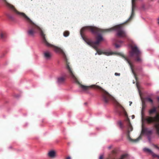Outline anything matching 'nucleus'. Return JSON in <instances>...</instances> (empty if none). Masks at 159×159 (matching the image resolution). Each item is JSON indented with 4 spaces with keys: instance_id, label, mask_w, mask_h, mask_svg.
Wrapping results in <instances>:
<instances>
[{
    "instance_id": "f257e3e1",
    "label": "nucleus",
    "mask_w": 159,
    "mask_h": 159,
    "mask_svg": "<svg viewBox=\"0 0 159 159\" xmlns=\"http://www.w3.org/2000/svg\"><path fill=\"white\" fill-rule=\"evenodd\" d=\"M0 2L12 11L15 12L16 14L24 17L26 19L29 24L28 30L27 32V34L28 36L32 37H34L35 34L37 32H39L40 36L42 38L43 42L47 46L51 47L56 52L61 54L64 60L66 61V67L68 71L70 77L74 82L78 83L79 82L76 77L74 75L71 68L69 66L67 61L66 55L63 50L59 47L48 43L45 38V34H44L41 28L33 22L24 13L20 12L17 11L14 6L8 2L6 0H0Z\"/></svg>"
},
{
    "instance_id": "f03ea898",
    "label": "nucleus",
    "mask_w": 159,
    "mask_h": 159,
    "mask_svg": "<svg viewBox=\"0 0 159 159\" xmlns=\"http://www.w3.org/2000/svg\"><path fill=\"white\" fill-rule=\"evenodd\" d=\"M116 31L117 32V36L120 38L127 37L126 31L120 26V25H116L113 27L105 30L101 29L93 26H86L82 28L80 31V34L84 41L89 45L97 51L95 53V55L97 54L100 55L103 54L104 51L98 49V47L101 41L103 40V39L102 35L99 34L96 38V41H93L89 40L86 38L84 36V34L85 32L90 31L93 34H97L98 32L103 33L104 32H110Z\"/></svg>"
},
{
    "instance_id": "7ed1b4c3",
    "label": "nucleus",
    "mask_w": 159,
    "mask_h": 159,
    "mask_svg": "<svg viewBox=\"0 0 159 159\" xmlns=\"http://www.w3.org/2000/svg\"><path fill=\"white\" fill-rule=\"evenodd\" d=\"M102 96L103 100L104 102L107 103L110 100L113 101L115 103L116 106L120 107L121 109V111H118V114L119 115H121L122 112L124 115L125 116V118L124 121V124L125 125V128L126 131L125 132V134L126 135L128 139L133 142L137 143L141 138L140 135L137 139H135L133 140L129 137V133L132 131L133 129V128L130 122L129 119L128 117V115L125 111V109L121 106L117 101L111 95H110L107 92L105 91H103L102 93Z\"/></svg>"
},
{
    "instance_id": "20e7f679",
    "label": "nucleus",
    "mask_w": 159,
    "mask_h": 159,
    "mask_svg": "<svg viewBox=\"0 0 159 159\" xmlns=\"http://www.w3.org/2000/svg\"><path fill=\"white\" fill-rule=\"evenodd\" d=\"M131 51L129 52V57H125L124 55H122L123 57L125 58V60L126 61L129 65L132 71L134 74V75L136 80L135 74L134 72L133 68V64L132 62L129 59V57L135 56L137 57V58L136 59V60L138 62H141L142 60L139 57V55L141 53L140 51L139 50L136 45L134 46H131Z\"/></svg>"
},
{
    "instance_id": "39448f33",
    "label": "nucleus",
    "mask_w": 159,
    "mask_h": 159,
    "mask_svg": "<svg viewBox=\"0 0 159 159\" xmlns=\"http://www.w3.org/2000/svg\"><path fill=\"white\" fill-rule=\"evenodd\" d=\"M148 123L155 122L154 126L156 130L157 134L159 136V116L156 115L154 118L148 116L144 119Z\"/></svg>"
},
{
    "instance_id": "423d86ee",
    "label": "nucleus",
    "mask_w": 159,
    "mask_h": 159,
    "mask_svg": "<svg viewBox=\"0 0 159 159\" xmlns=\"http://www.w3.org/2000/svg\"><path fill=\"white\" fill-rule=\"evenodd\" d=\"M153 131L152 129H149L147 128L144 127L143 124L142 125V134H145L147 137L149 142H151V140L152 138Z\"/></svg>"
},
{
    "instance_id": "0eeeda50",
    "label": "nucleus",
    "mask_w": 159,
    "mask_h": 159,
    "mask_svg": "<svg viewBox=\"0 0 159 159\" xmlns=\"http://www.w3.org/2000/svg\"><path fill=\"white\" fill-rule=\"evenodd\" d=\"M95 86V85H91L90 86H86L82 84H80V87L82 91H85L88 90L89 88L93 87Z\"/></svg>"
},
{
    "instance_id": "6e6552de",
    "label": "nucleus",
    "mask_w": 159,
    "mask_h": 159,
    "mask_svg": "<svg viewBox=\"0 0 159 159\" xmlns=\"http://www.w3.org/2000/svg\"><path fill=\"white\" fill-rule=\"evenodd\" d=\"M65 77L63 76H60L57 78V83L58 84H63L65 82Z\"/></svg>"
},
{
    "instance_id": "1a4fd4ad",
    "label": "nucleus",
    "mask_w": 159,
    "mask_h": 159,
    "mask_svg": "<svg viewBox=\"0 0 159 159\" xmlns=\"http://www.w3.org/2000/svg\"><path fill=\"white\" fill-rule=\"evenodd\" d=\"M44 57L47 60L49 59L52 56L51 53L48 51H46L44 52Z\"/></svg>"
},
{
    "instance_id": "9d476101",
    "label": "nucleus",
    "mask_w": 159,
    "mask_h": 159,
    "mask_svg": "<svg viewBox=\"0 0 159 159\" xmlns=\"http://www.w3.org/2000/svg\"><path fill=\"white\" fill-rule=\"evenodd\" d=\"M141 100L142 102V112H141V114H142V121H143V111L144 110L145 108V101L144 100L145 99L143 98H142V97H141Z\"/></svg>"
},
{
    "instance_id": "9b49d317",
    "label": "nucleus",
    "mask_w": 159,
    "mask_h": 159,
    "mask_svg": "<svg viewBox=\"0 0 159 159\" xmlns=\"http://www.w3.org/2000/svg\"><path fill=\"white\" fill-rule=\"evenodd\" d=\"M143 150L144 152L148 153L151 154L152 156H156L155 154L151 150L148 148H145L143 149Z\"/></svg>"
},
{
    "instance_id": "f8f14e48",
    "label": "nucleus",
    "mask_w": 159,
    "mask_h": 159,
    "mask_svg": "<svg viewBox=\"0 0 159 159\" xmlns=\"http://www.w3.org/2000/svg\"><path fill=\"white\" fill-rule=\"evenodd\" d=\"M6 37V34L5 32H0V39H1L3 40H4Z\"/></svg>"
},
{
    "instance_id": "ddd939ff",
    "label": "nucleus",
    "mask_w": 159,
    "mask_h": 159,
    "mask_svg": "<svg viewBox=\"0 0 159 159\" xmlns=\"http://www.w3.org/2000/svg\"><path fill=\"white\" fill-rule=\"evenodd\" d=\"M56 155L55 152L53 150L50 151L48 153V155L51 158H54Z\"/></svg>"
},
{
    "instance_id": "4468645a",
    "label": "nucleus",
    "mask_w": 159,
    "mask_h": 159,
    "mask_svg": "<svg viewBox=\"0 0 159 159\" xmlns=\"http://www.w3.org/2000/svg\"><path fill=\"white\" fill-rule=\"evenodd\" d=\"M114 54V53L109 50L104 51V52H103V54L107 56L111 55L112 54Z\"/></svg>"
},
{
    "instance_id": "2eb2a0df",
    "label": "nucleus",
    "mask_w": 159,
    "mask_h": 159,
    "mask_svg": "<svg viewBox=\"0 0 159 159\" xmlns=\"http://www.w3.org/2000/svg\"><path fill=\"white\" fill-rule=\"evenodd\" d=\"M156 109V108L155 107L153 109L150 110L149 111V114H151L153 113L156 112L157 111Z\"/></svg>"
},
{
    "instance_id": "dca6fc26",
    "label": "nucleus",
    "mask_w": 159,
    "mask_h": 159,
    "mask_svg": "<svg viewBox=\"0 0 159 159\" xmlns=\"http://www.w3.org/2000/svg\"><path fill=\"white\" fill-rule=\"evenodd\" d=\"M7 16L8 17V18L12 20L13 21L14 20V17L13 16L8 14L7 15Z\"/></svg>"
},
{
    "instance_id": "f3484780",
    "label": "nucleus",
    "mask_w": 159,
    "mask_h": 159,
    "mask_svg": "<svg viewBox=\"0 0 159 159\" xmlns=\"http://www.w3.org/2000/svg\"><path fill=\"white\" fill-rule=\"evenodd\" d=\"M128 154H125L122 155L119 159H125L127 157Z\"/></svg>"
},
{
    "instance_id": "a211bd4d",
    "label": "nucleus",
    "mask_w": 159,
    "mask_h": 159,
    "mask_svg": "<svg viewBox=\"0 0 159 159\" xmlns=\"http://www.w3.org/2000/svg\"><path fill=\"white\" fill-rule=\"evenodd\" d=\"M69 34V32L68 31H66L64 32L63 35L65 37H67Z\"/></svg>"
},
{
    "instance_id": "6ab92c4d",
    "label": "nucleus",
    "mask_w": 159,
    "mask_h": 159,
    "mask_svg": "<svg viewBox=\"0 0 159 159\" xmlns=\"http://www.w3.org/2000/svg\"><path fill=\"white\" fill-rule=\"evenodd\" d=\"M146 99L148 101L151 102L152 104H153V100H152L149 97H147L146 98Z\"/></svg>"
},
{
    "instance_id": "aec40b11",
    "label": "nucleus",
    "mask_w": 159,
    "mask_h": 159,
    "mask_svg": "<svg viewBox=\"0 0 159 159\" xmlns=\"http://www.w3.org/2000/svg\"><path fill=\"white\" fill-rule=\"evenodd\" d=\"M119 124L120 125V127L121 129H122L123 128V125L122 123V122L121 121H120L118 122Z\"/></svg>"
},
{
    "instance_id": "412c9836",
    "label": "nucleus",
    "mask_w": 159,
    "mask_h": 159,
    "mask_svg": "<svg viewBox=\"0 0 159 159\" xmlns=\"http://www.w3.org/2000/svg\"><path fill=\"white\" fill-rule=\"evenodd\" d=\"M115 46L116 48H118L121 46V45L119 44H116L115 45Z\"/></svg>"
},
{
    "instance_id": "4be33fe9",
    "label": "nucleus",
    "mask_w": 159,
    "mask_h": 159,
    "mask_svg": "<svg viewBox=\"0 0 159 159\" xmlns=\"http://www.w3.org/2000/svg\"><path fill=\"white\" fill-rule=\"evenodd\" d=\"M136 86H137V89L139 90V94L140 95V96H141V93H140V92H139V87H138V83H136Z\"/></svg>"
},
{
    "instance_id": "5701e85b",
    "label": "nucleus",
    "mask_w": 159,
    "mask_h": 159,
    "mask_svg": "<svg viewBox=\"0 0 159 159\" xmlns=\"http://www.w3.org/2000/svg\"><path fill=\"white\" fill-rule=\"evenodd\" d=\"M115 75L116 76H119L120 75V74L117 73H115Z\"/></svg>"
},
{
    "instance_id": "b1692460",
    "label": "nucleus",
    "mask_w": 159,
    "mask_h": 159,
    "mask_svg": "<svg viewBox=\"0 0 159 159\" xmlns=\"http://www.w3.org/2000/svg\"><path fill=\"white\" fill-rule=\"evenodd\" d=\"M117 42L120 44H121V43H123V41H122L120 40V41H118Z\"/></svg>"
},
{
    "instance_id": "393cba45",
    "label": "nucleus",
    "mask_w": 159,
    "mask_h": 159,
    "mask_svg": "<svg viewBox=\"0 0 159 159\" xmlns=\"http://www.w3.org/2000/svg\"><path fill=\"white\" fill-rule=\"evenodd\" d=\"M103 158V157L102 155H101L99 157V159H102Z\"/></svg>"
},
{
    "instance_id": "a878e982",
    "label": "nucleus",
    "mask_w": 159,
    "mask_h": 159,
    "mask_svg": "<svg viewBox=\"0 0 159 159\" xmlns=\"http://www.w3.org/2000/svg\"><path fill=\"white\" fill-rule=\"evenodd\" d=\"M154 146L155 148H157V149H159V148L156 145H154Z\"/></svg>"
},
{
    "instance_id": "bb28decb",
    "label": "nucleus",
    "mask_w": 159,
    "mask_h": 159,
    "mask_svg": "<svg viewBox=\"0 0 159 159\" xmlns=\"http://www.w3.org/2000/svg\"><path fill=\"white\" fill-rule=\"evenodd\" d=\"M135 116L134 115H133L131 116V118L132 119H134V118Z\"/></svg>"
},
{
    "instance_id": "cd10ccee",
    "label": "nucleus",
    "mask_w": 159,
    "mask_h": 159,
    "mask_svg": "<svg viewBox=\"0 0 159 159\" xmlns=\"http://www.w3.org/2000/svg\"><path fill=\"white\" fill-rule=\"evenodd\" d=\"M155 155H156V156H153V157H157V158H159V156L157 155H156V154H155Z\"/></svg>"
},
{
    "instance_id": "c85d7f7f",
    "label": "nucleus",
    "mask_w": 159,
    "mask_h": 159,
    "mask_svg": "<svg viewBox=\"0 0 159 159\" xmlns=\"http://www.w3.org/2000/svg\"><path fill=\"white\" fill-rule=\"evenodd\" d=\"M66 159H71V157L69 156Z\"/></svg>"
},
{
    "instance_id": "c756f323",
    "label": "nucleus",
    "mask_w": 159,
    "mask_h": 159,
    "mask_svg": "<svg viewBox=\"0 0 159 159\" xmlns=\"http://www.w3.org/2000/svg\"><path fill=\"white\" fill-rule=\"evenodd\" d=\"M111 147L112 146L111 145H110L108 147V148H109V149H110L111 148Z\"/></svg>"
},
{
    "instance_id": "7c9ffc66",
    "label": "nucleus",
    "mask_w": 159,
    "mask_h": 159,
    "mask_svg": "<svg viewBox=\"0 0 159 159\" xmlns=\"http://www.w3.org/2000/svg\"><path fill=\"white\" fill-rule=\"evenodd\" d=\"M129 102V106H130L131 105V104H132V102L131 101H130Z\"/></svg>"
},
{
    "instance_id": "2f4dec72",
    "label": "nucleus",
    "mask_w": 159,
    "mask_h": 159,
    "mask_svg": "<svg viewBox=\"0 0 159 159\" xmlns=\"http://www.w3.org/2000/svg\"><path fill=\"white\" fill-rule=\"evenodd\" d=\"M157 23L159 24V18L157 19Z\"/></svg>"
},
{
    "instance_id": "473e14b6",
    "label": "nucleus",
    "mask_w": 159,
    "mask_h": 159,
    "mask_svg": "<svg viewBox=\"0 0 159 159\" xmlns=\"http://www.w3.org/2000/svg\"><path fill=\"white\" fill-rule=\"evenodd\" d=\"M157 100L158 101H159V97H157Z\"/></svg>"
}]
</instances>
